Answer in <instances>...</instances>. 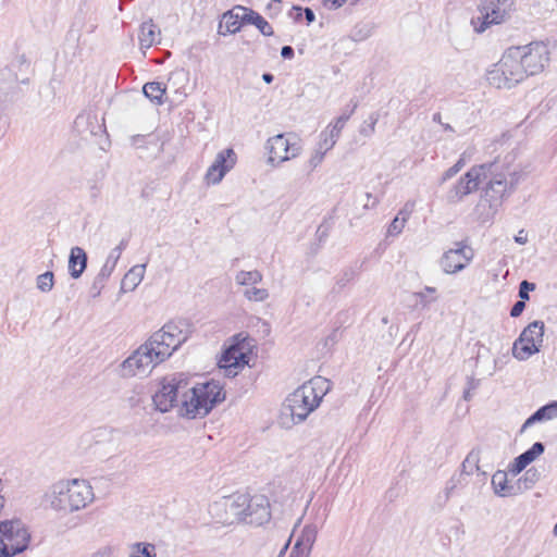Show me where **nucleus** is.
<instances>
[{
    "label": "nucleus",
    "instance_id": "1",
    "mask_svg": "<svg viewBox=\"0 0 557 557\" xmlns=\"http://www.w3.org/2000/svg\"><path fill=\"white\" fill-rule=\"evenodd\" d=\"M224 399L225 393L219 382L210 381L188 387V381L183 373L162 377L152 397L160 412H169L177 408L178 414L188 419L207 416Z\"/></svg>",
    "mask_w": 557,
    "mask_h": 557
},
{
    "label": "nucleus",
    "instance_id": "2",
    "mask_svg": "<svg viewBox=\"0 0 557 557\" xmlns=\"http://www.w3.org/2000/svg\"><path fill=\"white\" fill-rule=\"evenodd\" d=\"M184 322H170L154 332L143 345H140L121 364L123 377H145L159 363L172 356V354L187 341L189 333Z\"/></svg>",
    "mask_w": 557,
    "mask_h": 557
},
{
    "label": "nucleus",
    "instance_id": "3",
    "mask_svg": "<svg viewBox=\"0 0 557 557\" xmlns=\"http://www.w3.org/2000/svg\"><path fill=\"white\" fill-rule=\"evenodd\" d=\"M329 389V381L318 376L295 389L284 401L281 423L285 428L304 422L314 411Z\"/></svg>",
    "mask_w": 557,
    "mask_h": 557
},
{
    "label": "nucleus",
    "instance_id": "4",
    "mask_svg": "<svg viewBox=\"0 0 557 557\" xmlns=\"http://www.w3.org/2000/svg\"><path fill=\"white\" fill-rule=\"evenodd\" d=\"M94 499L92 486L88 481L82 479L57 481L45 494V502L50 508L63 513L82 510Z\"/></svg>",
    "mask_w": 557,
    "mask_h": 557
},
{
    "label": "nucleus",
    "instance_id": "5",
    "mask_svg": "<svg viewBox=\"0 0 557 557\" xmlns=\"http://www.w3.org/2000/svg\"><path fill=\"white\" fill-rule=\"evenodd\" d=\"M513 160L511 154H507L504 160L496 159L490 164H497L492 171H487V181L485 187V197L491 206H498L503 199L510 195L520 181V174L516 169L510 168Z\"/></svg>",
    "mask_w": 557,
    "mask_h": 557
},
{
    "label": "nucleus",
    "instance_id": "6",
    "mask_svg": "<svg viewBox=\"0 0 557 557\" xmlns=\"http://www.w3.org/2000/svg\"><path fill=\"white\" fill-rule=\"evenodd\" d=\"M525 77L521 58L515 47L508 48L500 60L486 73L488 84L496 88L510 89Z\"/></svg>",
    "mask_w": 557,
    "mask_h": 557
},
{
    "label": "nucleus",
    "instance_id": "7",
    "mask_svg": "<svg viewBox=\"0 0 557 557\" xmlns=\"http://www.w3.org/2000/svg\"><path fill=\"white\" fill-rule=\"evenodd\" d=\"M30 537V532L22 520L0 521V557H14L25 552Z\"/></svg>",
    "mask_w": 557,
    "mask_h": 557
},
{
    "label": "nucleus",
    "instance_id": "8",
    "mask_svg": "<svg viewBox=\"0 0 557 557\" xmlns=\"http://www.w3.org/2000/svg\"><path fill=\"white\" fill-rule=\"evenodd\" d=\"M232 344L224 350L219 366L224 370L228 377L237 375L249 361V355L252 352L253 339L244 333L236 334Z\"/></svg>",
    "mask_w": 557,
    "mask_h": 557
},
{
    "label": "nucleus",
    "instance_id": "9",
    "mask_svg": "<svg viewBox=\"0 0 557 557\" xmlns=\"http://www.w3.org/2000/svg\"><path fill=\"white\" fill-rule=\"evenodd\" d=\"M523 70L528 76L542 73L549 62L550 51L543 41H532L525 46H516Z\"/></svg>",
    "mask_w": 557,
    "mask_h": 557
},
{
    "label": "nucleus",
    "instance_id": "10",
    "mask_svg": "<svg viewBox=\"0 0 557 557\" xmlns=\"http://www.w3.org/2000/svg\"><path fill=\"white\" fill-rule=\"evenodd\" d=\"M246 494H233L223 497L213 506L219 521L225 525L245 522L246 518Z\"/></svg>",
    "mask_w": 557,
    "mask_h": 557
},
{
    "label": "nucleus",
    "instance_id": "11",
    "mask_svg": "<svg viewBox=\"0 0 557 557\" xmlns=\"http://www.w3.org/2000/svg\"><path fill=\"white\" fill-rule=\"evenodd\" d=\"M497 164H481L471 168L459 182L449 190L447 199L458 202L467 195L475 191L479 185L487 178V171H492Z\"/></svg>",
    "mask_w": 557,
    "mask_h": 557
},
{
    "label": "nucleus",
    "instance_id": "12",
    "mask_svg": "<svg viewBox=\"0 0 557 557\" xmlns=\"http://www.w3.org/2000/svg\"><path fill=\"white\" fill-rule=\"evenodd\" d=\"M544 337V323L542 321H533L519 335L518 344L522 342H531L530 346L512 347V356L520 360H528L532 355L540 351V347Z\"/></svg>",
    "mask_w": 557,
    "mask_h": 557
},
{
    "label": "nucleus",
    "instance_id": "13",
    "mask_svg": "<svg viewBox=\"0 0 557 557\" xmlns=\"http://www.w3.org/2000/svg\"><path fill=\"white\" fill-rule=\"evenodd\" d=\"M267 149L269 151L268 162L272 165L288 161L298 157L301 153V146L298 141H292L289 137L284 134H277L267 141Z\"/></svg>",
    "mask_w": 557,
    "mask_h": 557
},
{
    "label": "nucleus",
    "instance_id": "14",
    "mask_svg": "<svg viewBox=\"0 0 557 557\" xmlns=\"http://www.w3.org/2000/svg\"><path fill=\"white\" fill-rule=\"evenodd\" d=\"M512 11L513 2L511 0H485L481 7L483 22L480 27L475 26V30L482 33L488 25L507 21Z\"/></svg>",
    "mask_w": 557,
    "mask_h": 557
},
{
    "label": "nucleus",
    "instance_id": "15",
    "mask_svg": "<svg viewBox=\"0 0 557 557\" xmlns=\"http://www.w3.org/2000/svg\"><path fill=\"white\" fill-rule=\"evenodd\" d=\"M472 259L473 250L463 243H456V248L444 252L440 264L446 274H455L463 270Z\"/></svg>",
    "mask_w": 557,
    "mask_h": 557
},
{
    "label": "nucleus",
    "instance_id": "16",
    "mask_svg": "<svg viewBox=\"0 0 557 557\" xmlns=\"http://www.w3.org/2000/svg\"><path fill=\"white\" fill-rule=\"evenodd\" d=\"M246 518L248 524L262 525L270 521L271 510L270 502L267 496L256 494L249 496L246 494Z\"/></svg>",
    "mask_w": 557,
    "mask_h": 557
},
{
    "label": "nucleus",
    "instance_id": "17",
    "mask_svg": "<svg viewBox=\"0 0 557 557\" xmlns=\"http://www.w3.org/2000/svg\"><path fill=\"white\" fill-rule=\"evenodd\" d=\"M235 163L236 154L233 149L220 151L205 175L206 183L208 185L219 184Z\"/></svg>",
    "mask_w": 557,
    "mask_h": 557
},
{
    "label": "nucleus",
    "instance_id": "18",
    "mask_svg": "<svg viewBox=\"0 0 557 557\" xmlns=\"http://www.w3.org/2000/svg\"><path fill=\"white\" fill-rule=\"evenodd\" d=\"M317 528L305 525L288 557H309L317 539Z\"/></svg>",
    "mask_w": 557,
    "mask_h": 557
},
{
    "label": "nucleus",
    "instance_id": "19",
    "mask_svg": "<svg viewBox=\"0 0 557 557\" xmlns=\"http://www.w3.org/2000/svg\"><path fill=\"white\" fill-rule=\"evenodd\" d=\"M544 445L541 442H536L530 449L515 458L513 462L509 466V472L512 475L519 474L523 471L535 458L544 453Z\"/></svg>",
    "mask_w": 557,
    "mask_h": 557
},
{
    "label": "nucleus",
    "instance_id": "20",
    "mask_svg": "<svg viewBox=\"0 0 557 557\" xmlns=\"http://www.w3.org/2000/svg\"><path fill=\"white\" fill-rule=\"evenodd\" d=\"M248 8L236 5L222 16V23L227 33L235 34L245 24Z\"/></svg>",
    "mask_w": 557,
    "mask_h": 557
},
{
    "label": "nucleus",
    "instance_id": "21",
    "mask_svg": "<svg viewBox=\"0 0 557 557\" xmlns=\"http://www.w3.org/2000/svg\"><path fill=\"white\" fill-rule=\"evenodd\" d=\"M189 81V73L184 69H176L170 73L168 78L166 89L173 90L180 98L187 96L185 87Z\"/></svg>",
    "mask_w": 557,
    "mask_h": 557
},
{
    "label": "nucleus",
    "instance_id": "22",
    "mask_svg": "<svg viewBox=\"0 0 557 557\" xmlns=\"http://www.w3.org/2000/svg\"><path fill=\"white\" fill-rule=\"evenodd\" d=\"M87 267V255L81 247H73L69 257V271L73 278L82 276Z\"/></svg>",
    "mask_w": 557,
    "mask_h": 557
},
{
    "label": "nucleus",
    "instance_id": "23",
    "mask_svg": "<svg viewBox=\"0 0 557 557\" xmlns=\"http://www.w3.org/2000/svg\"><path fill=\"white\" fill-rule=\"evenodd\" d=\"M146 265L145 264H136L134 265L123 277L121 282V292H132L143 281L145 274Z\"/></svg>",
    "mask_w": 557,
    "mask_h": 557
},
{
    "label": "nucleus",
    "instance_id": "24",
    "mask_svg": "<svg viewBox=\"0 0 557 557\" xmlns=\"http://www.w3.org/2000/svg\"><path fill=\"white\" fill-rule=\"evenodd\" d=\"M557 418V401H552L537 409L522 425V431L535 422L552 420Z\"/></svg>",
    "mask_w": 557,
    "mask_h": 557
},
{
    "label": "nucleus",
    "instance_id": "25",
    "mask_svg": "<svg viewBox=\"0 0 557 557\" xmlns=\"http://www.w3.org/2000/svg\"><path fill=\"white\" fill-rule=\"evenodd\" d=\"M492 486L494 493L499 497H506L516 494L515 487L508 484V478L505 471L498 470L493 474Z\"/></svg>",
    "mask_w": 557,
    "mask_h": 557
},
{
    "label": "nucleus",
    "instance_id": "26",
    "mask_svg": "<svg viewBox=\"0 0 557 557\" xmlns=\"http://www.w3.org/2000/svg\"><path fill=\"white\" fill-rule=\"evenodd\" d=\"M437 289L432 286H425L422 290L414 292L412 298L414 299V308L425 309L433 302L437 301Z\"/></svg>",
    "mask_w": 557,
    "mask_h": 557
},
{
    "label": "nucleus",
    "instance_id": "27",
    "mask_svg": "<svg viewBox=\"0 0 557 557\" xmlns=\"http://www.w3.org/2000/svg\"><path fill=\"white\" fill-rule=\"evenodd\" d=\"M159 32L152 21H148L141 24L139 33V45L141 49L150 48L156 41Z\"/></svg>",
    "mask_w": 557,
    "mask_h": 557
},
{
    "label": "nucleus",
    "instance_id": "28",
    "mask_svg": "<svg viewBox=\"0 0 557 557\" xmlns=\"http://www.w3.org/2000/svg\"><path fill=\"white\" fill-rule=\"evenodd\" d=\"M143 91L147 98L157 104L164 103L163 96L166 91V86L160 82H149L144 85Z\"/></svg>",
    "mask_w": 557,
    "mask_h": 557
},
{
    "label": "nucleus",
    "instance_id": "29",
    "mask_svg": "<svg viewBox=\"0 0 557 557\" xmlns=\"http://www.w3.org/2000/svg\"><path fill=\"white\" fill-rule=\"evenodd\" d=\"M127 557H157V549L154 544L136 542L128 546Z\"/></svg>",
    "mask_w": 557,
    "mask_h": 557
},
{
    "label": "nucleus",
    "instance_id": "30",
    "mask_svg": "<svg viewBox=\"0 0 557 557\" xmlns=\"http://www.w3.org/2000/svg\"><path fill=\"white\" fill-rule=\"evenodd\" d=\"M247 18L245 24H251L255 25L262 35L264 36H272L273 35V28L272 26L257 12H255L251 9L247 10Z\"/></svg>",
    "mask_w": 557,
    "mask_h": 557
},
{
    "label": "nucleus",
    "instance_id": "31",
    "mask_svg": "<svg viewBox=\"0 0 557 557\" xmlns=\"http://www.w3.org/2000/svg\"><path fill=\"white\" fill-rule=\"evenodd\" d=\"M480 471V449L473 448L461 463V474L471 475Z\"/></svg>",
    "mask_w": 557,
    "mask_h": 557
},
{
    "label": "nucleus",
    "instance_id": "32",
    "mask_svg": "<svg viewBox=\"0 0 557 557\" xmlns=\"http://www.w3.org/2000/svg\"><path fill=\"white\" fill-rule=\"evenodd\" d=\"M263 276L258 270L239 271L235 275L236 284L243 286L244 288L259 284Z\"/></svg>",
    "mask_w": 557,
    "mask_h": 557
},
{
    "label": "nucleus",
    "instance_id": "33",
    "mask_svg": "<svg viewBox=\"0 0 557 557\" xmlns=\"http://www.w3.org/2000/svg\"><path fill=\"white\" fill-rule=\"evenodd\" d=\"M244 297L253 302H262L269 298V292L265 288H259L256 285L244 288Z\"/></svg>",
    "mask_w": 557,
    "mask_h": 557
},
{
    "label": "nucleus",
    "instance_id": "34",
    "mask_svg": "<svg viewBox=\"0 0 557 557\" xmlns=\"http://www.w3.org/2000/svg\"><path fill=\"white\" fill-rule=\"evenodd\" d=\"M540 478V471L536 468H530L520 478L519 482L523 484L525 490H530L539 482Z\"/></svg>",
    "mask_w": 557,
    "mask_h": 557
},
{
    "label": "nucleus",
    "instance_id": "35",
    "mask_svg": "<svg viewBox=\"0 0 557 557\" xmlns=\"http://www.w3.org/2000/svg\"><path fill=\"white\" fill-rule=\"evenodd\" d=\"M53 273L50 272V271H47L40 275H38L37 277V281H36V285H37V288L39 290H41L42 293H48L52 289L53 287Z\"/></svg>",
    "mask_w": 557,
    "mask_h": 557
},
{
    "label": "nucleus",
    "instance_id": "36",
    "mask_svg": "<svg viewBox=\"0 0 557 557\" xmlns=\"http://www.w3.org/2000/svg\"><path fill=\"white\" fill-rule=\"evenodd\" d=\"M114 268H115V265L113 263L109 262L108 260L106 261V263L100 269V271L97 274V276L95 277V278H97V283H99L100 286H104L106 285V282L108 281V278L112 274Z\"/></svg>",
    "mask_w": 557,
    "mask_h": 557
},
{
    "label": "nucleus",
    "instance_id": "37",
    "mask_svg": "<svg viewBox=\"0 0 557 557\" xmlns=\"http://www.w3.org/2000/svg\"><path fill=\"white\" fill-rule=\"evenodd\" d=\"M406 224V218H400L399 215H396L392 223L388 226L387 233L391 236H396L401 233L403 228Z\"/></svg>",
    "mask_w": 557,
    "mask_h": 557
},
{
    "label": "nucleus",
    "instance_id": "38",
    "mask_svg": "<svg viewBox=\"0 0 557 557\" xmlns=\"http://www.w3.org/2000/svg\"><path fill=\"white\" fill-rule=\"evenodd\" d=\"M126 246H127V240L122 239L120 242V244L110 251L107 260L109 262L113 263L114 265H116V263L122 255V251L126 248Z\"/></svg>",
    "mask_w": 557,
    "mask_h": 557
},
{
    "label": "nucleus",
    "instance_id": "39",
    "mask_svg": "<svg viewBox=\"0 0 557 557\" xmlns=\"http://www.w3.org/2000/svg\"><path fill=\"white\" fill-rule=\"evenodd\" d=\"M336 141H337L336 138H333L326 131H324L321 134V140H320L318 147L327 152L335 146Z\"/></svg>",
    "mask_w": 557,
    "mask_h": 557
},
{
    "label": "nucleus",
    "instance_id": "40",
    "mask_svg": "<svg viewBox=\"0 0 557 557\" xmlns=\"http://www.w3.org/2000/svg\"><path fill=\"white\" fill-rule=\"evenodd\" d=\"M325 153L326 151L318 147L309 159V165L315 169L323 161Z\"/></svg>",
    "mask_w": 557,
    "mask_h": 557
},
{
    "label": "nucleus",
    "instance_id": "41",
    "mask_svg": "<svg viewBox=\"0 0 557 557\" xmlns=\"http://www.w3.org/2000/svg\"><path fill=\"white\" fill-rule=\"evenodd\" d=\"M463 166V161L462 159H460L455 165H453L451 168H449L442 176V180H441V183H444L446 182L447 180L451 178L453 176H455L460 170L461 168Z\"/></svg>",
    "mask_w": 557,
    "mask_h": 557
},
{
    "label": "nucleus",
    "instance_id": "42",
    "mask_svg": "<svg viewBox=\"0 0 557 557\" xmlns=\"http://www.w3.org/2000/svg\"><path fill=\"white\" fill-rule=\"evenodd\" d=\"M535 288V285L533 283H530L528 281H522L520 283L519 287V297L521 300H528L529 299V292L533 290Z\"/></svg>",
    "mask_w": 557,
    "mask_h": 557
},
{
    "label": "nucleus",
    "instance_id": "43",
    "mask_svg": "<svg viewBox=\"0 0 557 557\" xmlns=\"http://www.w3.org/2000/svg\"><path fill=\"white\" fill-rule=\"evenodd\" d=\"M344 128V125L343 124H338L337 121H335L334 123H331L327 128H326V132L333 137V138H336L338 139L339 136H341V133H342V129Z\"/></svg>",
    "mask_w": 557,
    "mask_h": 557
},
{
    "label": "nucleus",
    "instance_id": "44",
    "mask_svg": "<svg viewBox=\"0 0 557 557\" xmlns=\"http://www.w3.org/2000/svg\"><path fill=\"white\" fill-rule=\"evenodd\" d=\"M113 553H114L113 547L107 545V546L100 547L98 550L92 553L90 555V557H112Z\"/></svg>",
    "mask_w": 557,
    "mask_h": 557
},
{
    "label": "nucleus",
    "instance_id": "45",
    "mask_svg": "<svg viewBox=\"0 0 557 557\" xmlns=\"http://www.w3.org/2000/svg\"><path fill=\"white\" fill-rule=\"evenodd\" d=\"M524 308H525V302L523 300L517 301L510 310V315L512 318H518L523 312Z\"/></svg>",
    "mask_w": 557,
    "mask_h": 557
},
{
    "label": "nucleus",
    "instance_id": "46",
    "mask_svg": "<svg viewBox=\"0 0 557 557\" xmlns=\"http://www.w3.org/2000/svg\"><path fill=\"white\" fill-rule=\"evenodd\" d=\"M364 197H366V202L363 203V208H366V209L374 208L379 202V200L375 197H373L372 194H370V193H367L364 195Z\"/></svg>",
    "mask_w": 557,
    "mask_h": 557
},
{
    "label": "nucleus",
    "instance_id": "47",
    "mask_svg": "<svg viewBox=\"0 0 557 557\" xmlns=\"http://www.w3.org/2000/svg\"><path fill=\"white\" fill-rule=\"evenodd\" d=\"M345 2L346 0H323L324 7L331 10L342 7Z\"/></svg>",
    "mask_w": 557,
    "mask_h": 557
},
{
    "label": "nucleus",
    "instance_id": "48",
    "mask_svg": "<svg viewBox=\"0 0 557 557\" xmlns=\"http://www.w3.org/2000/svg\"><path fill=\"white\" fill-rule=\"evenodd\" d=\"M281 55L284 59H292L294 57V49L290 46H284L281 49Z\"/></svg>",
    "mask_w": 557,
    "mask_h": 557
},
{
    "label": "nucleus",
    "instance_id": "49",
    "mask_svg": "<svg viewBox=\"0 0 557 557\" xmlns=\"http://www.w3.org/2000/svg\"><path fill=\"white\" fill-rule=\"evenodd\" d=\"M456 487H457V483L455 482L454 479H451L449 482H447L446 487H445L446 498L450 497V495L453 494V492Z\"/></svg>",
    "mask_w": 557,
    "mask_h": 557
},
{
    "label": "nucleus",
    "instance_id": "50",
    "mask_svg": "<svg viewBox=\"0 0 557 557\" xmlns=\"http://www.w3.org/2000/svg\"><path fill=\"white\" fill-rule=\"evenodd\" d=\"M412 207H413V205L407 203L404 207V209H401L399 211V213L397 215H399L400 218H406V221H407L409 219V215H410L411 211H412Z\"/></svg>",
    "mask_w": 557,
    "mask_h": 557
},
{
    "label": "nucleus",
    "instance_id": "51",
    "mask_svg": "<svg viewBox=\"0 0 557 557\" xmlns=\"http://www.w3.org/2000/svg\"><path fill=\"white\" fill-rule=\"evenodd\" d=\"M104 286H100L99 283H97V278L94 280V283L91 285V293L92 297L96 298L101 294V290Z\"/></svg>",
    "mask_w": 557,
    "mask_h": 557
},
{
    "label": "nucleus",
    "instance_id": "52",
    "mask_svg": "<svg viewBox=\"0 0 557 557\" xmlns=\"http://www.w3.org/2000/svg\"><path fill=\"white\" fill-rule=\"evenodd\" d=\"M305 16L308 23H312L315 20L313 11L309 8L305 9Z\"/></svg>",
    "mask_w": 557,
    "mask_h": 557
},
{
    "label": "nucleus",
    "instance_id": "53",
    "mask_svg": "<svg viewBox=\"0 0 557 557\" xmlns=\"http://www.w3.org/2000/svg\"><path fill=\"white\" fill-rule=\"evenodd\" d=\"M474 387H475V385H474V381H473V379H471V380L469 381V388H468L467 391H465V393H463V398H465L466 400H469V399L471 398V392H470V389H471V388H474Z\"/></svg>",
    "mask_w": 557,
    "mask_h": 557
},
{
    "label": "nucleus",
    "instance_id": "54",
    "mask_svg": "<svg viewBox=\"0 0 557 557\" xmlns=\"http://www.w3.org/2000/svg\"><path fill=\"white\" fill-rule=\"evenodd\" d=\"M350 114H351V112H349V113H344V114H342L341 116H338V117L336 119V121L338 122V124H343V125L345 126V124L347 123V121H348V120H349V117H350Z\"/></svg>",
    "mask_w": 557,
    "mask_h": 557
},
{
    "label": "nucleus",
    "instance_id": "55",
    "mask_svg": "<svg viewBox=\"0 0 557 557\" xmlns=\"http://www.w3.org/2000/svg\"><path fill=\"white\" fill-rule=\"evenodd\" d=\"M522 234H523V231H520L519 234L515 237L516 243L521 244V245L525 244L528 240L527 236L522 235Z\"/></svg>",
    "mask_w": 557,
    "mask_h": 557
},
{
    "label": "nucleus",
    "instance_id": "56",
    "mask_svg": "<svg viewBox=\"0 0 557 557\" xmlns=\"http://www.w3.org/2000/svg\"><path fill=\"white\" fill-rule=\"evenodd\" d=\"M262 78H263V81H264L265 83L270 84V83H272V81H273V75H272V74H270V73H264V74L262 75Z\"/></svg>",
    "mask_w": 557,
    "mask_h": 557
},
{
    "label": "nucleus",
    "instance_id": "57",
    "mask_svg": "<svg viewBox=\"0 0 557 557\" xmlns=\"http://www.w3.org/2000/svg\"><path fill=\"white\" fill-rule=\"evenodd\" d=\"M376 122H377V119H376V117L371 116V124L369 125L370 133H373V132H374V126H375Z\"/></svg>",
    "mask_w": 557,
    "mask_h": 557
},
{
    "label": "nucleus",
    "instance_id": "58",
    "mask_svg": "<svg viewBox=\"0 0 557 557\" xmlns=\"http://www.w3.org/2000/svg\"><path fill=\"white\" fill-rule=\"evenodd\" d=\"M89 116L85 117V116H78L75 121L76 125L79 126L83 122H85V120H88Z\"/></svg>",
    "mask_w": 557,
    "mask_h": 557
},
{
    "label": "nucleus",
    "instance_id": "59",
    "mask_svg": "<svg viewBox=\"0 0 557 557\" xmlns=\"http://www.w3.org/2000/svg\"><path fill=\"white\" fill-rule=\"evenodd\" d=\"M518 338L513 343V346L512 347H517L518 345ZM531 342H522L519 346L520 347H523V346H530Z\"/></svg>",
    "mask_w": 557,
    "mask_h": 557
},
{
    "label": "nucleus",
    "instance_id": "60",
    "mask_svg": "<svg viewBox=\"0 0 557 557\" xmlns=\"http://www.w3.org/2000/svg\"><path fill=\"white\" fill-rule=\"evenodd\" d=\"M443 128H444V131H449V132L454 131V128L449 124H443Z\"/></svg>",
    "mask_w": 557,
    "mask_h": 557
},
{
    "label": "nucleus",
    "instance_id": "61",
    "mask_svg": "<svg viewBox=\"0 0 557 557\" xmlns=\"http://www.w3.org/2000/svg\"><path fill=\"white\" fill-rule=\"evenodd\" d=\"M433 120H434V121H437V122H441V114L436 113V114L433 116Z\"/></svg>",
    "mask_w": 557,
    "mask_h": 557
},
{
    "label": "nucleus",
    "instance_id": "62",
    "mask_svg": "<svg viewBox=\"0 0 557 557\" xmlns=\"http://www.w3.org/2000/svg\"><path fill=\"white\" fill-rule=\"evenodd\" d=\"M338 283L341 284V286H345V282L339 281Z\"/></svg>",
    "mask_w": 557,
    "mask_h": 557
}]
</instances>
